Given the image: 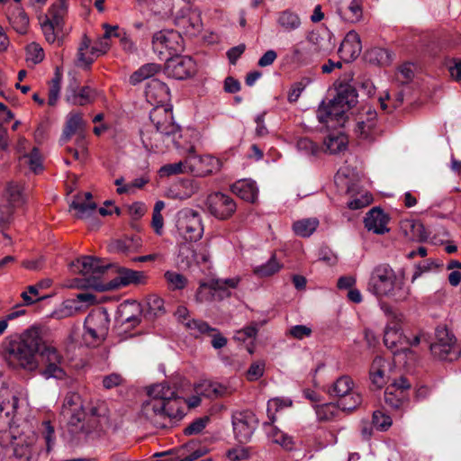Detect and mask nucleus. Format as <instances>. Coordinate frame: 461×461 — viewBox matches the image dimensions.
Instances as JSON below:
<instances>
[{
  "label": "nucleus",
  "mask_w": 461,
  "mask_h": 461,
  "mask_svg": "<svg viewBox=\"0 0 461 461\" xmlns=\"http://www.w3.org/2000/svg\"><path fill=\"white\" fill-rule=\"evenodd\" d=\"M142 278V274L138 271L123 268L119 271L118 276L111 284L107 285V289L118 288L130 284L139 283Z\"/></svg>",
  "instance_id": "obj_42"
},
{
  "label": "nucleus",
  "mask_w": 461,
  "mask_h": 461,
  "mask_svg": "<svg viewBox=\"0 0 461 461\" xmlns=\"http://www.w3.org/2000/svg\"><path fill=\"white\" fill-rule=\"evenodd\" d=\"M267 426V434L273 443L278 444L286 450H292L294 448L293 438L285 432L281 431L278 428L272 426L271 424L265 423Z\"/></svg>",
  "instance_id": "obj_44"
},
{
  "label": "nucleus",
  "mask_w": 461,
  "mask_h": 461,
  "mask_svg": "<svg viewBox=\"0 0 461 461\" xmlns=\"http://www.w3.org/2000/svg\"><path fill=\"white\" fill-rule=\"evenodd\" d=\"M7 18L14 30L19 34H25L29 27V17L20 6H14Z\"/></svg>",
  "instance_id": "obj_40"
},
{
  "label": "nucleus",
  "mask_w": 461,
  "mask_h": 461,
  "mask_svg": "<svg viewBox=\"0 0 461 461\" xmlns=\"http://www.w3.org/2000/svg\"><path fill=\"white\" fill-rule=\"evenodd\" d=\"M149 400L141 408L143 415L156 427H167L166 419L181 420L186 411V402L176 394L175 388L167 383L151 385L148 389Z\"/></svg>",
  "instance_id": "obj_1"
},
{
  "label": "nucleus",
  "mask_w": 461,
  "mask_h": 461,
  "mask_svg": "<svg viewBox=\"0 0 461 461\" xmlns=\"http://www.w3.org/2000/svg\"><path fill=\"white\" fill-rule=\"evenodd\" d=\"M5 195L9 205L14 209L20 208L25 203L23 185L21 183L9 182L6 185Z\"/></svg>",
  "instance_id": "obj_38"
},
{
  "label": "nucleus",
  "mask_w": 461,
  "mask_h": 461,
  "mask_svg": "<svg viewBox=\"0 0 461 461\" xmlns=\"http://www.w3.org/2000/svg\"><path fill=\"white\" fill-rule=\"evenodd\" d=\"M257 334L258 328L256 327V325H249L238 330L234 335V339L245 342L249 339L256 338Z\"/></svg>",
  "instance_id": "obj_64"
},
{
  "label": "nucleus",
  "mask_w": 461,
  "mask_h": 461,
  "mask_svg": "<svg viewBox=\"0 0 461 461\" xmlns=\"http://www.w3.org/2000/svg\"><path fill=\"white\" fill-rule=\"evenodd\" d=\"M42 332L31 327L20 334L7 337L3 343V352L7 364L27 372L39 369L37 355L42 346Z\"/></svg>",
  "instance_id": "obj_2"
},
{
  "label": "nucleus",
  "mask_w": 461,
  "mask_h": 461,
  "mask_svg": "<svg viewBox=\"0 0 461 461\" xmlns=\"http://www.w3.org/2000/svg\"><path fill=\"white\" fill-rule=\"evenodd\" d=\"M209 419L207 417L198 418L190 423L184 430L185 435H194L200 433L207 425Z\"/></svg>",
  "instance_id": "obj_63"
},
{
  "label": "nucleus",
  "mask_w": 461,
  "mask_h": 461,
  "mask_svg": "<svg viewBox=\"0 0 461 461\" xmlns=\"http://www.w3.org/2000/svg\"><path fill=\"white\" fill-rule=\"evenodd\" d=\"M328 393L338 399L343 411H353L360 406L363 401L361 393L348 375L339 376L330 387Z\"/></svg>",
  "instance_id": "obj_6"
},
{
  "label": "nucleus",
  "mask_w": 461,
  "mask_h": 461,
  "mask_svg": "<svg viewBox=\"0 0 461 461\" xmlns=\"http://www.w3.org/2000/svg\"><path fill=\"white\" fill-rule=\"evenodd\" d=\"M147 101L155 106L166 105L170 99V91L168 86L157 78L148 81L145 89Z\"/></svg>",
  "instance_id": "obj_26"
},
{
  "label": "nucleus",
  "mask_w": 461,
  "mask_h": 461,
  "mask_svg": "<svg viewBox=\"0 0 461 461\" xmlns=\"http://www.w3.org/2000/svg\"><path fill=\"white\" fill-rule=\"evenodd\" d=\"M305 41L316 61L329 55L335 47L330 32H311Z\"/></svg>",
  "instance_id": "obj_23"
},
{
  "label": "nucleus",
  "mask_w": 461,
  "mask_h": 461,
  "mask_svg": "<svg viewBox=\"0 0 461 461\" xmlns=\"http://www.w3.org/2000/svg\"><path fill=\"white\" fill-rule=\"evenodd\" d=\"M205 206L209 213L220 221L229 220L237 210L234 199L221 192L210 194L206 198Z\"/></svg>",
  "instance_id": "obj_13"
},
{
  "label": "nucleus",
  "mask_w": 461,
  "mask_h": 461,
  "mask_svg": "<svg viewBox=\"0 0 461 461\" xmlns=\"http://www.w3.org/2000/svg\"><path fill=\"white\" fill-rule=\"evenodd\" d=\"M265 361L258 360L253 362L248 371H247V378L249 381H257L258 380L265 372Z\"/></svg>",
  "instance_id": "obj_60"
},
{
  "label": "nucleus",
  "mask_w": 461,
  "mask_h": 461,
  "mask_svg": "<svg viewBox=\"0 0 461 461\" xmlns=\"http://www.w3.org/2000/svg\"><path fill=\"white\" fill-rule=\"evenodd\" d=\"M292 402L290 400H282L279 398H274L267 402V416L272 422L275 421V414L284 407L291 406Z\"/></svg>",
  "instance_id": "obj_59"
},
{
  "label": "nucleus",
  "mask_w": 461,
  "mask_h": 461,
  "mask_svg": "<svg viewBox=\"0 0 461 461\" xmlns=\"http://www.w3.org/2000/svg\"><path fill=\"white\" fill-rule=\"evenodd\" d=\"M29 424L14 428L9 434H0V461H32L41 452Z\"/></svg>",
  "instance_id": "obj_3"
},
{
  "label": "nucleus",
  "mask_w": 461,
  "mask_h": 461,
  "mask_svg": "<svg viewBox=\"0 0 461 461\" xmlns=\"http://www.w3.org/2000/svg\"><path fill=\"white\" fill-rule=\"evenodd\" d=\"M402 323L389 322L384 329V343L395 357L402 354H412V350L407 348L408 338L402 333Z\"/></svg>",
  "instance_id": "obj_17"
},
{
  "label": "nucleus",
  "mask_w": 461,
  "mask_h": 461,
  "mask_svg": "<svg viewBox=\"0 0 461 461\" xmlns=\"http://www.w3.org/2000/svg\"><path fill=\"white\" fill-rule=\"evenodd\" d=\"M341 17L348 23H356L363 18V4L361 0H351L348 5L340 9Z\"/></svg>",
  "instance_id": "obj_45"
},
{
  "label": "nucleus",
  "mask_w": 461,
  "mask_h": 461,
  "mask_svg": "<svg viewBox=\"0 0 461 461\" xmlns=\"http://www.w3.org/2000/svg\"><path fill=\"white\" fill-rule=\"evenodd\" d=\"M276 24L285 32H292L301 28L302 20L294 10L287 8L276 14Z\"/></svg>",
  "instance_id": "obj_33"
},
{
  "label": "nucleus",
  "mask_w": 461,
  "mask_h": 461,
  "mask_svg": "<svg viewBox=\"0 0 461 461\" xmlns=\"http://www.w3.org/2000/svg\"><path fill=\"white\" fill-rule=\"evenodd\" d=\"M38 355L42 364V368L40 370L41 376L45 379L62 380L66 378V359L62 352L54 344L46 341L43 337L42 346L38 351Z\"/></svg>",
  "instance_id": "obj_5"
},
{
  "label": "nucleus",
  "mask_w": 461,
  "mask_h": 461,
  "mask_svg": "<svg viewBox=\"0 0 461 461\" xmlns=\"http://www.w3.org/2000/svg\"><path fill=\"white\" fill-rule=\"evenodd\" d=\"M165 60V73L169 77L183 80L195 72V62L189 56H178L176 54L175 56L167 58Z\"/></svg>",
  "instance_id": "obj_22"
},
{
  "label": "nucleus",
  "mask_w": 461,
  "mask_h": 461,
  "mask_svg": "<svg viewBox=\"0 0 461 461\" xmlns=\"http://www.w3.org/2000/svg\"><path fill=\"white\" fill-rule=\"evenodd\" d=\"M388 363L382 357H376L370 367V380L376 388H382L387 382Z\"/></svg>",
  "instance_id": "obj_36"
},
{
  "label": "nucleus",
  "mask_w": 461,
  "mask_h": 461,
  "mask_svg": "<svg viewBox=\"0 0 461 461\" xmlns=\"http://www.w3.org/2000/svg\"><path fill=\"white\" fill-rule=\"evenodd\" d=\"M315 413L318 420L320 421H331L339 417L340 412L343 411L339 406V402L323 403L314 407Z\"/></svg>",
  "instance_id": "obj_41"
},
{
  "label": "nucleus",
  "mask_w": 461,
  "mask_h": 461,
  "mask_svg": "<svg viewBox=\"0 0 461 461\" xmlns=\"http://www.w3.org/2000/svg\"><path fill=\"white\" fill-rule=\"evenodd\" d=\"M258 420L251 411H236L232 414V427L235 438L240 443L250 440Z\"/></svg>",
  "instance_id": "obj_18"
},
{
  "label": "nucleus",
  "mask_w": 461,
  "mask_h": 461,
  "mask_svg": "<svg viewBox=\"0 0 461 461\" xmlns=\"http://www.w3.org/2000/svg\"><path fill=\"white\" fill-rule=\"evenodd\" d=\"M347 143L348 139L343 134L329 135L324 140L326 151L330 154H336L345 149Z\"/></svg>",
  "instance_id": "obj_51"
},
{
  "label": "nucleus",
  "mask_w": 461,
  "mask_h": 461,
  "mask_svg": "<svg viewBox=\"0 0 461 461\" xmlns=\"http://www.w3.org/2000/svg\"><path fill=\"white\" fill-rule=\"evenodd\" d=\"M367 290L377 298H392L399 303L407 301L411 295L403 278L387 264H380L373 269Z\"/></svg>",
  "instance_id": "obj_4"
},
{
  "label": "nucleus",
  "mask_w": 461,
  "mask_h": 461,
  "mask_svg": "<svg viewBox=\"0 0 461 461\" xmlns=\"http://www.w3.org/2000/svg\"><path fill=\"white\" fill-rule=\"evenodd\" d=\"M194 391L197 394L212 399L223 397L230 393L227 386L211 380H202L194 385Z\"/></svg>",
  "instance_id": "obj_32"
},
{
  "label": "nucleus",
  "mask_w": 461,
  "mask_h": 461,
  "mask_svg": "<svg viewBox=\"0 0 461 461\" xmlns=\"http://www.w3.org/2000/svg\"><path fill=\"white\" fill-rule=\"evenodd\" d=\"M318 225L319 221L316 218L303 219L294 223L293 230L296 235L307 238L316 230Z\"/></svg>",
  "instance_id": "obj_50"
},
{
  "label": "nucleus",
  "mask_w": 461,
  "mask_h": 461,
  "mask_svg": "<svg viewBox=\"0 0 461 461\" xmlns=\"http://www.w3.org/2000/svg\"><path fill=\"white\" fill-rule=\"evenodd\" d=\"M72 267L86 277V285L97 291L107 290V285L100 281V276L107 270L108 265L92 256H83L74 262Z\"/></svg>",
  "instance_id": "obj_10"
},
{
  "label": "nucleus",
  "mask_w": 461,
  "mask_h": 461,
  "mask_svg": "<svg viewBox=\"0 0 461 461\" xmlns=\"http://www.w3.org/2000/svg\"><path fill=\"white\" fill-rule=\"evenodd\" d=\"M149 119L155 129L172 138L171 142L176 149H184L180 127L174 122L172 108L167 105H157L149 113Z\"/></svg>",
  "instance_id": "obj_8"
},
{
  "label": "nucleus",
  "mask_w": 461,
  "mask_h": 461,
  "mask_svg": "<svg viewBox=\"0 0 461 461\" xmlns=\"http://www.w3.org/2000/svg\"><path fill=\"white\" fill-rule=\"evenodd\" d=\"M284 60L286 64L302 68L315 62L305 41H300L294 44L285 55Z\"/></svg>",
  "instance_id": "obj_24"
},
{
  "label": "nucleus",
  "mask_w": 461,
  "mask_h": 461,
  "mask_svg": "<svg viewBox=\"0 0 461 461\" xmlns=\"http://www.w3.org/2000/svg\"><path fill=\"white\" fill-rule=\"evenodd\" d=\"M69 208L75 211V216L79 219L89 220L97 213L96 203L92 201V194L89 192L77 196Z\"/></svg>",
  "instance_id": "obj_29"
},
{
  "label": "nucleus",
  "mask_w": 461,
  "mask_h": 461,
  "mask_svg": "<svg viewBox=\"0 0 461 461\" xmlns=\"http://www.w3.org/2000/svg\"><path fill=\"white\" fill-rule=\"evenodd\" d=\"M176 228L185 240L196 241L203 234L201 215L193 209L185 208L178 212Z\"/></svg>",
  "instance_id": "obj_12"
},
{
  "label": "nucleus",
  "mask_w": 461,
  "mask_h": 461,
  "mask_svg": "<svg viewBox=\"0 0 461 461\" xmlns=\"http://www.w3.org/2000/svg\"><path fill=\"white\" fill-rule=\"evenodd\" d=\"M189 163H187V158L185 161H179L177 163L167 164L159 169V174L162 176H168L172 175L182 174L190 172L188 169Z\"/></svg>",
  "instance_id": "obj_57"
},
{
  "label": "nucleus",
  "mask_w": 461,
  "mask_h": 461,
  "mask_svg": "<svg viewBox=\"0 0 461 461\" xmlns=\"http://www.w3.org/2000/svg\"><path fill=\"white\" fill-rule=\"evenodd\" d=\"M160 66L155 63L145 64L131 76L130 82L131 85H137L143 80L149 81L160 71Z\"/></svg>",
  "instance_id": "obj_46"
},
{
  "label": "nucleus",
  "mask_w": 461,
  "mask_h": 461,
  "mask_svg": "<svg viewBox=\"0 0 461 461\" xmlns=\"http://www.w3.org/2000/svg\"><path fill=\"white\" fill-rule=\"evenodd\" d=\"M333 100L335 103L341 104L347 110H349L357 103L356 91L350 86H341L338 89L336 96Z\"/></svg>",
  "instance_id": "obj_49"
},
{
  "label": "nucleus",
  "mask_w": 461,
  "mask_h": 461,
  "mask_svg": "<svg viewBox=\"0 0 461 461\" xmlns=\"http://www.w3.org/2000/svg\"><path fill=\"white\" fill-rule=\"evenodd\" d=\"M230 189L236 195L249 203H254L258 194L256 182L249 179L235 182L230 186Z\"/></svg>",
  "instance_id": "obj_35"
},
{
  "label": "nucleus",
  "mask_w": 461,
  "mask_h": 461,
  "mask_svg": "<svg viewBox=\"0 0 461 461\" xmlns=\"http://www.w3.org/2000/svg\"><path fill=\"white\" fill-rule=\"evenodd\" d=\"M61 415L67 420L68 425L75 427V429L89 430L82 425L83 420L86 418L84 411L83 400L77 393H68L64 398L61 409Z\"/></svg>",
  "instance_id": "obj_15"
},
{
  "label": "nucleus",
  "mask_w": 461,
  "mask_h": 461,
  "mask_svg": "<svg viewBox=\"0 0 461 461\" xmlns=\"http://www.w3.org/2000/svg\"><path fill=\"white\" fill-rule=\"evenodd\" d=\"M152 48L158 58L165 60L183 50V39L173 30L160 31L152 37Z\"/></svg>",
  "instance_id": "obj_11"
},
{
  "label": "nucleus",
  "mask_w": 461,
  "mask_h": 461,
  "mask_svg": "<svg viewBox=\"0 0 461 461\" xmlns=\"http://www.w3.org/2000/svg\"><path fill=\"white\" fill-rule=\"evenodd\" d=\"M30 426H32L29 423ZM32 428V427H31ZM34 431V430H32ZM35 435L36 442L35 444L39 447H41V452L39 453V456L36 457L38 458L41 453L45 452L46 454H49L52 451L55 444H56V434H55V429L50 424V421H43L39 428V433L40 436H37L35 432H33ZM35 459L34 461H36Z\"/></svg>",
  "instance_id": "obj_30"
},
{
  "label": "nucleus",
  "mask_w": 461,
  "mask_h": 461,
  "mask_svg": "<svg viewBox=\"0 0 461 461\" xmlns=\"http://www.w3.org/2000/svg\"><path fill=\"white\" fill-rule=\"evenodd\" d=\"M389 222V216L380 208L375 207L371 209L365 217V227L369 231L375 234H384L389 232L387 224Z\"/></svg>",
  "instance_id": "obj_28"
},
{
  "label": "nucleus",
  "mask_w": 461,
  "mask_h": 461,
  "mask_svg": "<svg viewBox=\"0 0 461 461\" xmlns=\"http://www.w3.org/2000/svg\"><path fill=\"white\" fill-rule=\"evenodd\" d=\"M174 15L176 26L185 33L194 35L200 31L202 27L200 12L194 9L190 4L183 3Z\"/></svg>",
  "instance_id": "obj_21"
},
{
  "label": "nucleus",
  "mask_w": 461,
  "mask_h": 461,
  "mask_svg": "<svg viewBox=\"0 0 461 461\" xmlns=\"http://www.w3.org/2000/svg\"><path fill=\"white\" fill-rule=\"evenodd\" d=\"M402 228L405 229V235L411 240H423L427 238L424 227L419 221H407L403 222Z\"/></svg>",
  "instance_id": "obj_52"
},
{
  "label": "nucleus",
  "mask_w": 461,
  "mask_h": 461,
  "mask_svg": "<svg viewBox=\"0 0 461 461\" xmlns=\"http://www.w3.org/2000/svg\"><path fill=\"white\" fill-rule=\"evenodd\" d=\"M183 149H186L189 153V156L187 157V163H189L188 169L191 173H194L197 176H205L219 171L221 167V162L220 159L213 156L194 155V148L193 146L188 148L184 147Z\"/></svg>",
  "instance_id": "obj_20"
},
{
  "label": "nucleus",
  "mask_w": 461,
  "mask_h": 461,
  "mask_svg": "<svg viewBox=\"0 0 461 461\" xmlns=\"http://www.w3.org/2000/svg\"><path fill=\"white\" fill-rule=\"evenodd\" d=\"M281 268L282 264L277 261L276 256H272L266 263L254 267L253 274L258 278H265L276 274Z\"/></svg>",
  "instance_id": "obj_47"
},
{
  "label": "nucleus",
  "mask_w": 461,
  "mask_h": 461,
  "mask_svg": "<svg viewBox=\"0 0 461 461\" xmlns=\"http://www.w3.org/2000/svg\"><path fill=\"white\" fill-rule=\"evenodd\" d=\"M144 148L150 152H164L165 149L172 144V138H166L162 131L145 128L140 132Z\"/></svg>",
  "instance_id": "obj_25"
},
{
  "label": "nucleus",
  "mask_w": 461,
  "mask_h": 461,
  "mask_svg": "<svg viewBox=\"0 0 461 461\" xmlns=\"http://www.w3.org/2000/svg\"><path fill=\"white\" fill-rule=\"evenodd\" d=\"M68 103L73 105H86L94 100V91L88 86H84L78 92L73 91L66 95Z\"/></svg>",
  "instance_id": "obj_48"
},
{
  "label": "nucleus",
  "mask_w": 461,
  "mask_h": 461,
  "mask_svg": "<svg viewBox=\"0 0 461 461\" xmlns=\"http://www.w3.org/2000/svg\"><path fill=\"white\" fill-rule=\"evenodd\" d=\"M26 61L33 65L41 63L45 57L42 47L37 42H31L26 47Z\"/></svg>",
  "instance_id": "obj_56"
},
{
  "label": "nucleus",
  "mask_w": 461,
  "mask_h": 461,
  "mask_svg": "<svg viewBox=\"0 0 461 461\" xmlns=\"http://www.w3.org/2000/svg\"><path fill=\"white\" fill-rule=\"evenodd\" d=\"M23 157L27 158V162L30 166V168L33 172L37 173L38 171L42 169L41 157L36 148H33L29 155L24 154Z\"/></svg>",
  "instance_id": "obj_62"
},
{
  "label": "nucleus",
  "mask_w": 461,
  "mask_h": 461,
  "mask_svg": "<svg viewBox=\"0 0 461 461\" xmlns=\"http://www.w3.org/2000/svg\"><path fill=\"white\" fill-rule=\"evenodd\" d=\"M67 0H58L51 5L47 14L41 18V27L45 40L50 43L59 41L63 26V18L67 13Z\"/></svg>",
  "instance_id": "obj_7"
},
{
  "label": "nucleus",
  "mask_w": 461,
  "mask_h": 461,
  "mask_svg": "<svg viewBox=\"0 0 461 461\" xmlns=\"http://www.w3.org/2000/svg\"><path fill=\"white\" fill-rule=\"evenodd\" d=\"M432 355L444 361H454L460 357V348L456 339L446 329L437 330V340L431 344Z\"/></svg>",
  "instance_id": "obj_14"
},
{
  "label": "nucleus",
  "mask_w": 461,
  "mask_h": 461,
  "mask_svg": "<svg viewBox=\"0 0 461 461\" xmlns=\"http://www.w3.org/2000/svg\"><path fill=\"white\" fill-rule=\"evenodd\" d=\"M19 399L11 393H0V434H9L14 428H22L23 424H29L23 420L19 424L14 423Z\"/></svg>",
  "instance_id": "obj_16"
},
{
  "label": "nucleus",
  "mask_w": 461,
  "mask_h": 461,
  "mask_svg": "<svg viewBox=\"0 0 461 461\" xmlns=\"http://www.w3.org/2000/svg\"><path fill=\"white\" fill-rule=\"evenodd\" d=\"M355 133L361 140L373 141L375 140L378 131L376 129V113L375 111H368L366 119L357 122Z\"/></svg>",
  "instance_id": "obj_31"
},
{
  "label": "nucleus",
  "mask_w": 461,
  "mask_h": 461,
  "mask_svg": "<svg viewBox=\"0 0 461 461\" xmlns=\"http://www.w3.org/2000/svg\"><path fill=\"white\" fill-rule=\"evenodd\" d=\"M85 122L80 113L70 112L67 115L66 124L63 130L61 140L68 141L77 132L84 130Z\"/></svg>",
  "instance_id": "obj_37"
},
{
  "label": "nucleus",
  "mask_w": 461,
  "mask_h": 461,
  "mask_svg": "<svg viewBox=\"0 0 461 461\" xmlns=\"http://www.w3.org/2000/svg\"><path fill=\"white\" fill-rule=\"evenodd\" d=\"M110 319L104 308L93 310L84 322V339L91 346L100 344L108 334Z\"/></svg>",
  "instance_id": "obj_9"
},
{
  "label": "nucleus",
  "mask_w": 461,
  "mask_h": 461,
  "mask_svg": "<svg viewBox=\"0 0 461 461\" xmlns=\"http://www.w3.org/2000/svg\"><path fill=\"white\" fill-rule=\"evenodd\" d=\"M207 453V449L190 442L177 450L176 461H194Z\"/></svg>",
  "instance_id": "obj_43"
},
{
  "label": "nucleus",
  "mask_w": 461,
  "mask_h": 461,
  "mask_svg": "<svg viewBox=\"0 0 461 461\" xmlns=\"http://www.w3.org/2000/svg\"><path fill=\"white\" fill-rule=\"evenodd\" d=\"M373 424L377 429L385 431L392 426L393 420L385 412L377 410L373 413Z\"/></svg>",
  "instance_id": "obj_58"
},
{
  "label": "nucleus",
  "mask_w": 461,
  "mask_h": 461,
  "mask_svg": "<svg viewBox=\"0 0 461 461\" xmlns=\"http://www.w3.org/2000/svg\"><path fill=\"white\" fill-rule=\"evenodd\" d=\"M411 383L403 376L393 380L384 391V402L392 409H402L409 402Z\"/></svg>",
  "instance_id": "obj_19"
},
{
  "label": "nucleus",
  "mask_w": 461,
  "mask_h": 461,
  "mask_svg": "<svg viewBox=\"0 0 461 461\" xmlns=\"http://www.w3.org/2000/svg\"><path fill=\"white\" fill-rule=\"evenodd\" d=\"M365 59L374 65L388 66L393 62V56L387 49L374 47L366 52Z\"/></svg>",
  "instance_id": "obj_39"
},
{
  "label": "nucleus",
  "mask_w": 461,
  "mask_h": 461,
  "mask_svg": "<svg viewBox=\"0 0 461 461\" xmlns=\"http://www.w3.org/2000/svg\"><path fill=\"white\" fill-rule=\"evenodd\" d=\"M218 293H220V291L214 285L213 280L210 284L202 283L196 292V301L200 303L212 301L216 297Z\"/></svg>",
  "instance_id": "obj_53"
},
{
  "label": "nucleus",
  "mask_w": 461,
  "mask_h": 461,
  "mask_svg": "<svg viewBox=\"0 0 461 461\" xmlns=\"http://www.w3.org/2000/svg\"><path fill=\"white\" fill-rule=\"evenodd\" d=\"M362 50V44L359 34L355 31L348 32L342 41L339 53L342 59L347 62L357 59Z\"/></svg>",
  "instance_id": "obj_27"
},
{
  "label": "nucleus",
  "mask_w": 461,
  "mask_h": 461,
  "mask_svg": "<svg viewBox=\"0 0 461 461\" xmlns=\"http://www.w3.org/2000/svg\"><path fill=\"white\" fill-rule=\"evenodd\" d=\"M185 325L194 337L216 331V329L210 327L208 323L201 320H188Z\"/></svg>",
  "instance_id": "obj_55"
},
{
  "label": "nucleus",
  "mask_w": 461,
  "mask_h": 461,
  "mask_svg": "<svg viewBox=\"0 0 461 461\" xmlns=\"http://www.w3.org/2000/svg\"><path fill=\"white\" fill-rule=\"evenodd\" d=\"M330 115L333 121L340 123L343 121L345 113L348 111L341 104L335 103V100L331 99L327 104Z\"/></svg>",
  "instance_id": "obj_61"
},
{
  "label": "nucleus",
  "mask_w": 461,
  "mask_h": 461,
  "mask_svg": "<svg viewBox=\"0 0 461 461\" xmlns=\"http://www.w3.org/2000/svg\"><path fill=\"white\" fill-rule=\"evenodd\" d=\"M140 305L136 302H124L118 308V318L122 323L136 326L140 322Z\"/></svg>",
  "instance_id": "obj_34"
},
{
  "label": "nucleus",
  "mask_w": 461,
  "mask_h": 461,
  "mask_svg": "<svg viewBox=\"0 0 461 461\" xmlns=\"http://www.w3.org/2000/svg\"><path fill=\"white\" fill-rule=\"evenodd\" d=\"M164 277L168 288L173 291L182 290L187 285V279L185 278V276L176 271H167L164 274Z\"/></svg>",
  "instance_id": "obj_54"
}]
</instances>
